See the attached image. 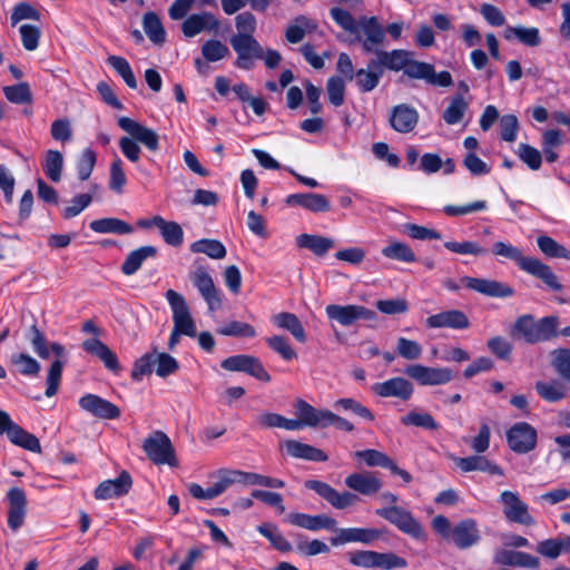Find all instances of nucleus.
Returning a JSON list of instances; mask_svg holds the SVG:
<instances>
[{
    "label": "nucleus",
    "instance_id": "nucleus-1",
    "mask_svg": "<svg viewBox=\"0 0 570 570\" xmlns=\"http://www.w3.org/2000/svg\"><path fill=\"white\" fill-rule=\"evenodd\" d=\"M297 419L283 417L282 429L296 431L302 428L327 429L334 426L338 431L351 433L355 425L347 419L327 409H317L306 401L298 399L294 402Z\"/></svg>",
    "mask_w": 570,
    "mask_h": 570
},
{
    "label": "nucleus",
    "instance_id": "nucleus-2",
    "mask_svg": "<svg viewBox=\"0 0 570 570\" xmlns=\"http://www.w3.org/2000/svg\"><path fill=\"white\" fill-rule=\"evenodd\" d=\"M118 126L128 134L119 139V148L122 155L130 163H138L141 156V148L139 144L144 145L150 151L159 149L158 134L148 127L142 126L138 121L129 117H119Z\"/></svg>",
    "mask_w": 570,
    "mask_h": 570
},
{
    "label": "nucleus",
    "instance_id": "nucleus-3",
    "mask_svg": "<svg viewBox=\"0 0 570 570\" xmlns=\"http://www.w3.org/2000/svg\"><path fill=\"white\" fill-rule=\"evenodd\" d=\"M558 320L554 316H546L538 322L531 315H522L517 318L511 331L512 336L521 337L527 343L549 341L557 335Z\"/></svg>",
    "mask_w": 570,
    "mask_h": 570
},
{
    "label": "nucleus",
    "instance_id": "nucleus-4",
    "mask_svg": "<svg viewBox=\"0 0 570 570\" xmlns=\"http://www.w3.org/2000/svg\"><path fill=\"white\" fill-rule=\"evenodd\" d=\"M376 514L413 539L419 541L426 540V532L423 525L409 510L399 505H391L377 509Z\"/></svg>",
    "mask_w": 570,
    "mask_h": 570
},
{
    "label": "nucleus",
    "instance_id": "nucleus-5",
    "mask_svg": "<svg viewBox=\"0 0 570 570\" xmlns=\"http://www.w3.org/2000/svg\"><path fill=\"white\" fill-rule=\"evenodd\" d=\"M142 449L148 459L157 464L177 466L176 452L168 435L163 431L149 434L142 443Z\"/></svg>",
    "mask_w": 570,
    "mask_h": 570
},
{
    "label": "nucleus",
    "instance_id": "nucleus-6",
    "mask_svg": "<svg viewBox=\"0 0 570 570\" xmlns=\"http://www.w3.org/2000/svg\"><path fill=\"white\" fill-rule=\"evenodd\" d=\"M354 39L361 43L364 52L372 53L384 46L385 30L374 16H362L358 18L357 32Z\"/></svg>",
    "mask_w": 570,
    "mask_h": 570
},
{
    "label": "nucleus",
    "instance_id": "nucleus-7",
    "mask_svg": "<svg viewBox=\"0 0 570 570\" xmlns=\"http://www.w3.org/2000/svg\"><path fill=\"white\" fill-rule=\"evenodd\" d=\"M165 297L173 312V323L176 333L195 337L196 324L190 315L189 307L184 296L174 289H168Z\"/></svg>",
    "mask_w": 570,
    "mask_h": 570
},
{
    "label": "nucleus",
    "instance_id": "nucleus-8",
    "mask_svg": "<svg viewBox=\"0 0 570 570\" xmlns=\"http://www.w3.org/2000/svg\"><path fill=\"white\" fill-rule=\"evenodd\" d=\"M537 430L528 422H517L507 431V443L518 454L531 452L537 446Z\"/></svg>",
    "mask_w": 570,
    "mask_h": 570
},
{
    "label": "nucleus",
    "instance_id": "nucleus-9",
    "mask_svg": "<svg viewBox=\"0 0 570 570\" xmlns=\"http://www.w3.org/2000/svg\"><path fill=\"white\" fill-rule=\"evenodd\" d=\"M499 502L502 504L504 518L509 522L522 525L534 524L535 521L529 512L528 504L520 499L517 492L502 491L499 495Z\"/></svg>",
    "mask_w": 570,
    "mask_h": 570
},
{
    "label": "nucleus",
    "instance_id": "nucleus-10",
    "mask_svg": "<svg viewBox=\"0 0 570 570\" xmlns=\"http://www.w3.org/2000/svg\"><path fill=\"white\" fill-rule=\"evenodd\" d=\"M404 373L423 386L443 385L453 379V372L448 367H432L419 363L407 365Z\"/></svg>",
    "mask_w": 570,
    "mask_h": 570
},
{
    "label": "nucleus",
    "instance_id": "nucleus-11",
    "mask_svg": "<svg viewBox=\"0 0 570 570\" xmlns=\"http://www.w3.org/2000/svg\"><path fill=\"white\" fill-rule=\"evenodd\" d=\"M230 45L237 55L235 65L240 69H253L254 60L263 57V47L250 35L233 36Z\"/></svg>",
    "mask_w": 570,
    "mask_h": 570
},
{
    "label": "nucleus",
    "instance_id": "nucleus-12",
    "mask_svg": "<svg viewBox=\"0 0 570 570\" xmlns=\"http://www.w3.org/2000/svg\"><path fill=\"white\" fill-rule=\"evenodd\" d=\"M220 366L226 371L247 373L263 382L271 381V375L264 368L262 362L252 355L239 354L229 356L223 360Z\"/></svg>",
    "mask_w": 570,
    "mask_h": 570
},
{
    "label": "nucleus",
    "instance_id": "nucleus-13",
    "mask_svg": "<svg viewBox=\"0 0 570 570\" xmlns=\"http://www.w3.org/2000/svg\"><path fill=\"white\" fill-rule=\"evenodd\" d=\"M305 487L316 492L326 500L333 508L343 510L358 501V497L352 492H338L332 485L318 480H307Z\"/></svg>",
    "mask_w": 570,
    "mask_h": 570
},
{
    "label": "nucleus",
    "instance_id": "nucleus-14",
    "mask_svg": "<svg viewBox=\"0 0 570 570\" xmlns=\"http://www.w3.org/2000/svg\"><path fill=\"white\" fill-rule=\"evenodd\" d=\"M372 392L380 397H395L400 401H407L414 393V385L402 376H394L372 385Z\"/></svg>",
    "mask_w": 570,
    "mask_h": 570
},
{
    "label": "nucleus",
    "instance_id": "nucleus-15",
    "mask_svg": "<svg viewBox=\"0 0 570 570\" xmlns=\"http://www.w3.org/2000/svg\"><path fill=\"white\" fill-rule=\"evenodd\" d=\"M330 320L343 326H350L357 320H374L375 313L361 305H337L331 304L325 308Z\"/></svg>",
    "mask_w": 570,
    "mask_h": 570
},
{
    "label": "nucleus",
    "instance_id": "nucleus-16",
    "mask_svg": "<svg viewBox=\"0 0 570 570\" xmlns=\"http://www.w3.org/2000/svg\"><path fill=\"white\" fill-rule=\"evenodd\" d=\"M79 407L100 420H115L120 416V409L110 401L92 393H87L78 400Z\"/></svg>",
    "mask_w": 570,
    "mask_h": 570
},
{
    "label": "nucleus",
    "instance_id": "nucleus-17",
    "mask_svg": "<svg viewBox=\"0 0 570 570\" xmlns=\"http://www.w3.org/2000/svg\"><path fill=\"white\" fill-rule=\"evenodd\" d=\"M194 286L208 305L209 311H216L222 306V298L212 276L204 267H199L189 274Z\"/></svg>",
    "mask_w": 570,
    "mask_h": 570
},
{
    "label": "nucleus",
    "instance_id": "nucleus-18",
    "mask_svg": "<svg viewBox=\"0 0 570 570\" xmlns=\"http://www.w3.org/2000/svg\"><path fill=\"white\" fill-rule=\"evenodd\" d=\"M219 20L208 11L188 16L181 23V32L186 38H193L202 32L217 33Z\"/></svg>",
    "mask_w": 570,
    "mask_h": 570
},
{
    "label": "nucleus",
    "instance_id": "nucleus-19",
    "mask_svg": "<svg viewBox=\"0 0 570 570\" xmlns=\"http://www.w3.org/2000/svg\"><path fill=\"white\" fill-rule=\"evenodd\" d=\"M460 282L464 287L490 297H510L514 293L509 285L493 279L464 276Z\"/></svg>",
    "mask_w": 570,
    "mask_h": 570
},
{
    "label": "nucleus",
    "instance_id": "nucleus-20",
    "mask_svg": "<svg viewBox=\"0 0 570 570\" xmlns=\"http://www.w3.org/2000/svg\"><path fill=\"white\" fill-rule=\"evenodd\" d=\"M481 539L478 523L474 519H463L453 525L451 542L460 550L469 549Z\"/></svg>",
    "mask_w": 570,
    "mask_h": 570
},
{
    "label": "nucleus",
    "instance_id": "nucleus-21",
    "mask_svg": "<svg viewBox=\"0 0 570 570\" xmlns=\"http://www.w3.org/2000/svg\"><path fill=\"white\" fill-rule=\"evenodd\" d=\"M285 204L289 207H302L312 213H326L331 209L330 199L317 193H296L285 198Z\"/></svg>",
    "mask_w": 570,
    "mask_h": 570
},
{
    "label": "nucleus",
    "instance_id": "nucleus-22",
    "mask_svg": "<svg viewBox=\"0 0 570 570\" xmlns=\"http://www.w3.org/2000/svg\"><path fill=\"white\" fill-rule=\"evenodd\" d=\"M345 485L362 495L371 497L380 492L383 487L382 481L368 471L354 472L345 478Z\"/></svg>",
    "mask_w": 570,
    "mask_h": 570
},
{
    "label": "nucleus",
    "instance_id": "nucleus-23",
    "mask_svg": "<svg viewBox=\"0 0 570 570\" xmlns=\"http://www.w3.org/2000/svg\"><path fill=\"white\" fill-rule=\"evenodd\" d=\"M7 498L9 501L8 527L16 532L24 522L27 498L24 491L20 488H11Z\"/></svg>",
    "mask_w": 570,
    "mask_h": 570
},
{
    "label": "nucleus",
    "instance_id": "nucleus-24",
    "mask_svg": "<svg viewBox=\"0 0 570 570\" xmlns=\"http://www.w3.org/2000/svg\"><path fill=\"white\" fill-rule=\"evenodd\" d=\"M425 325L429 328L465 330L470 326V321L462 311L448 309L429 316Z\"/></svg>",
    "mask_w": 570,
    "mask_h": 570
},
{
    "label": "nucleus",
    "instance_id": "nucleus-25",
    "mask_svg": "<svg viewBox=\"0 0 570 570\" xmlns=\"http://www.w3.org/2000/svg\"><path fill=\"white\" fill-rule=\"evenodd\" d=\"M389 120L395 131L407 134L417 125L419 114L414 107L400 104L392 108Z\"/></svg>",
    "mask_w": 570,
    "mask_h": 570
},
{
    "label": "nucleus",
    "instance_id": "nucleus-26",
    "mask_svg": "<svg viewBox=\"0 0 570 570\" xmlns=\"http://www.w3.org/2000/svg\"><path fill=\"white\" fill-rule=\"evenodd\" d=\"M286 521L293 525L309 530L318 531L322 529L334 530L336 520L327 514H306L301 512L289 513Z\"/></svg>",
    "mask_w": 570,
    "mask_h": 570
},
{
    "label": "nucleus",
    "instance_id": "nucleus-27",
    "mask_svg": "<svg viewBox=\"0 0 570 570\" xmlns=\"http://www.w3.org/2000/svg\"><path fill=\"white\" fill-rule=\"evenodd\" d=\"M131 484V476L128 472L122 471L118 478L101 482L95 490V498L97 500H108L125 495L129 492Z\"/></svg>",
    "mask_w": 570,
    "mask_h": 570
},
{
    "label": "nucleus",
    "instance_id": "nucleus-28",
    "mask_svg": "<svg viewBox=\"0 0 570 570\" xmlns=\"http://www.w3.org/2000/svg\"><path fill=\"white\" fill-rule=\"evenodd\" d=\"M493 562L495 564L521 567L525 569H538L540 567V560L537 557L507 549H498L493 554Z\"/></svg>",
    "mask_w": 570,
    "mask_h": 570
},
{
    "label": "nucleus",
    "instance_id": "nucleus-29",
    "mask_svg": "<svg viewBox=\"0 0 570 570\" xmlns=\"http://www.w3.org/2000/svg\"><path fill=\"white\" fill-rule=\"evenodd\" d=\"M381 532L372 528H344L340 529L336 537L331 538V543L334 547L351 542H360L368 544L380 538Z\"/></svg>",
    "mask_w": 570,
    "mask_h": 570
},
{
    "label": "nucleus",
    "instance_id": "nucleus-30",
    "mask_svg": "<svg viewBox=\"0 0 570 570\" xmlns=\"http://www.w3.org/2000/svg\"><path fill=\"white\" fill-rule=\"evenodd\" d=\"M454 463L462 472L481 471L492 475H503L502 469L483 455H470L466 458H453Z\"/></svg>",
    "mask_w": 570,
    "mask_h": 570
},
{
    "label": "nucleus",
    "instance_id": "nucleus-31",
    "mask_svg": "<svg viewBox=\"0 0 570 570\" xmlns=\"http://www.w3.org/2000/svg\"><path fill=\"white\" fill-rule=\"evenodd\" d=\"M522 271L531 276L541 279L550 289L554 292L561 291L562 288L561 284L558 281V277L552 272L550 266L542 263L540 259L535 257L529 256V261L527 262Z\"/></svg>",
    "mask_w": 570,
    "mask_h": 570
},
{
    "label": "nucleus",
    "instance_id": "nucleus-32",
    "mask_svg": "<svg viewBox=\"0 0 570 570\" xmlns=\"http://www.w3.org/2000/svg\"><path fill=\"white\" fill-rule=\"evenodd\" d=\"M503 38L507 41L517 40L527 47H538L542 42L540 30L537 27H524L521 24L508 26L503 30Z\"/></svg>",
    "mask_w": 570,
    "mask_h": 570
},
{
    "label": "nucleus",
    "instance_id": "nucleus-33",
    "mask_svg": "<svg viewBox=\"0 0 570 570\" xmlns=\"http://www.w3.org/2000/svg\"><path fill=\"white\" fill-rule=\"evenodd\" d=\"M81 346L87 353L98 357L108 370L112 372L119 371V362L117 355L100 340H86L82 342Z\"/></svg>",
    "mask_w": 570,
    "mask_h": 570
},
{
    "label": "nucleus",
    "instance_id": "nucleus-34",
    "mask_svg": "<svg viewBox=\"0 0 570 570\" xmlns=\"http://www.w3.org/2000/svg\"><path fill=\"white\" fill-rule=\"evenodd\" d=\"M284 448L287 454L295 459L312 462H325L328 459L327 454L323 450L296 440L286 441L284 443Z\"/></svg>",
    "mask_w": 570,
    "mask_h": 570
},
{
    "label": "nucleus",
    "instance_id": "nucleus-35",
    "mask_svg": "<svg viewBox=\"0 0 570 570\" xmlns=\"http://www.w3.org/2000/svg\"><path fill=\"white\" fill-rule=\"evenodd\" d=\"M272 322L279 328L289 332L293 337L299 342H306V333L305 330L298 320V317L288 312H282L272 317Z\"/></svg>",
    "mask_w": 570,
    "mask_h": 570
},
{
    "label": "nucleus",
    "instance_id": "nucleus-36",
    "mask_svg": "<svg viewBox=\"0 0 570 570\" xmlns=\"http://www.w3.org/2000/svg\"><path fill=\"white\" fill-rule=\"evenodd\" d=\"M7 438L12 444L20 446L24 450H28L33 453L41 452L39 439L35 434L23 430L16 422L11 426Z\"/></svg>",
    "mask_w": 570,
    "mask_h": 570
},
{
    "label": "nucleus",
    "instance_id": "nucleus-37",
    "mask_svg": "<svg viewBox=\"0 0 570 570\" xmlns=\"http://www.w3.org/2000/svg\"><path fill=\"white\" fill-rule=\"evenodd\" d=\"M157 254L156 247L151 245L141 246L130 252L121 265V272L127 275H134L142 265V263Z\"/></svg>",
    "mask_w": 570,
    "mask_h": 570
},
{
    "label": "nucleus",
    "instance_id": "nucleus-38",
    "mask_svg": "<svg viewBox=\"0 0 570 570\" xmlns=\"http://www.w3.org/2000/svg\"><path fill=\"white\" fill-rule=\"evenodd\" d=\"M333 407L337 412L351 413L365 422L375 420L374 413L353 397H341L333 403Z\"/></svg>",
    "mask_w": 570,
    "mask_h": 570
},
{
    "label": "nucleus",
    "instance_id": "nucleus-39",
    "mask_svg": "<svg viewBox=\"0 0 570 570\" xmlns=\"http://www.w3.org/2000/svg\"><path fill=\"white\" fill-rule=\"evenodd\" d=\"M296 245L309 249L316 256H323L334 246V240L320 235L301 234L296 237Z\"/></svg>",
    "mask_w": 570,
    "mask_h": 570
},
{
    "label": "nucleus",
    "instance_id": "nucleus-40",
    "mask_svg": "<svg viewBox=\"0 0 570 570\" xmlns=\"http://www.w3.org/2000/svg\"><path fill=\"white\" fill-rule=\"evenodd\" d=\"M89 227L91 230L99 234L126 235L132 233V227L129 224L115 217L92 220Z\"/></svg>",
    "mask_w": 570,
    "mask_h": 570
},
{
    "label": "nucleus",
    "instance_id": "nucleus-41",
    "mask_svg": "<svg viewBox=\"0 0 570 570\" xmlns=\"http://www.w3.org/2000/svg\"><path fill=\"white\" fill-rule=\"evenodd\" d=\"M142 28L154 45L161 46L166 41L165 28L154 11H148L142 16Z\"/></svg>",
    "mask_w": 570,
    "mask_h": 570
},
{
    "label": "nucleus",
    "instance_id": "nucleus-42",
    "mask_svg": "<svg viewBox=\"0 0 570 570\" xmlns=\"http://www.w3.org/2000/svg\"><path fill=\"white\" fill-rule=\"evenodd\" d=\"M535 391L542 400L550 403L559 402L567 395V387L557 380L538 381L535 383Z\"/></svg>",
    "mask_w": 570,
    "mask_h": 570
},
{
    "label": "nucleus",
    "instance_id": "nucleus-43",
    "mask_svg": "<svg viewBox=\"0 0 570 570\" xmlns=\"http://www.w3.org/2000/svg\"><path fill=\"white\" fill-rule=\"evenodd\" d=\"M46 176L53 183L61 179L63 168V157L58 150H48L41 163Z\"/></svg>",
    "mask_w": 570,
    "mask_h": 570
},
{
    "label": "nucleus",
    "instance_id": "nucleus-44",
    "mask_svg": "<svg viewBox=\"0 0 570 570\" xmlns=\"http://www.w3.org/2000/svg\"><path fill=\"white\" fill-rule=\"evenodd\" d=\"M491 252L497 257H503L512 261L522 271L529 257L524 256L520 248L505 242H495L492 245Z\"/></svg>",
    "mask_w": 570,
    "mask_h": 570
},
{
    "label": "nucleus",
    "instance_id": "nucleus-45",
    "mask_svg": "<svg viewBox=\"0 0 570 570\" xmlns=\"http://www.w3.org/2000/svg\"><path fill=\"white\" fill-rule=\"evenodd\" d=\"M382 255L402 263H414L416 261L413 249L409 245L396 240L390 242L389 245L383 247Z\"/></svg>",
    "mask_w": 570,
    "mask_h": 570
},
{
    "label": "nucleus",
    "instance_id": "nucleus-46",
    "mask_svg": "<svg viewBox=\"0 0 570 570\" xmlns=\"http://www.w3.org/2000/svg\"><path fill=\"white\" fill-rule=\"evenodd\" d=\"M193 253H202L213 259H222L226 256L224 244L217 239L203 238L190 245Z\"/></svg>",
    "mask_w": 570,
    "mask_h": 570
},
{
    "label": "nucleus",
    "instance_id": "nucleus-47",
    "mask_svg": "<svg viewBox=\"0 0 570 570\" xmlns=\"http://www.w3.org/2000/svg\"><path fill=\"white\" fill-rule=\"evenodd\" d=\"M159 232L167 245L179 247L184 242V230L181 226L173 220L158 219Z\"/></svg>",
    "mask_w": 570,
    "mask_h": 570
},
{
    "label": "nucleus",
    "instance_id": "nucleus-48",
    "mask_svg": "<svg viewBox=\"0 0 570 570\" xmlns=\"http://www.w3.org/2000/svg\"><path fill=\"white\" fill-rule=\"evenodd\" d=\"M315 28L316 24L312 19L305 16H299L295 18L294 23L286 28L285 38L291 43H298L304 39L307 30H313Z\"/></svg>",
    "mask_w": 570,
    "mask_h": 570
},
{
    "label": "nucleus",
    "instance_id": "nucleus-49",
    "mask_svg": "<svg viewBox=\"0 0 570 570\" xmlns=\"http://www.w3.org/2000/svg\"><path fill=\"white\" fill-rule=\"evenodd\" d=\"M468 107L469 104L463 96L455 95L443 111L442 118L448 125H456L462 120Z\"/></svg>",
    "mask_w": 570,
    "mask_h": 570
},
{
    "label": "nucleus",
    "instance_id": "nucleus-50",
    "mask_svg": "<svg viewBox=\"0 0 570 570\" xmlns=\"http://www.w3.org/2000/svg\"><path fill=\"white\" fill-rule=\"evenodd\" d=\"M10 362L24 376H37L41 370L40 363L27 353L11 355Z\"/></svg>",
    "mask_w": 570,
    "mask_h": 570
},
{
    "label": "nucleus",
    "instance_id": "nucleus-51",
    "mask_svg": "<svg viewBox=\"0 0 570 570\" xmlns=\"http://www.w3.org/2000/svg\"><path fill=\"white\" fill-rule=\"evenodd\" d=\"M539 249L548 257L570 261V250L560 245L552 237L542 235L537 238Z\"/></svg>",
    "mask_w": 570,
    "mask_h": 570
},
{
    "label": "nucleus",
    "instance_id": "nucleus-52",
    "mask_svg": "<svg viewBox=\"0 0 570 570\" xmlns=\"http://www.w3.org/2000/svg\"><path fill=\"white\" fill-rule=\"evenodd\" d=\"M353 456L361 460L368 468L380 466L387 469L392 461L385 453L374 449L356 451L353 453Z\"/></svg>",
    "mask_w": 570,
    "mask_h": 570
},
{
    "label": "nucleus",
    "instance_id": "nucleus-53",
    "mask_svg": "<svg viewBox=\"0 0 570 570\" xmlns=\"http://www.w3.org/2000/svg\"><path fill=\"white\" fill-rule=\"evenodd\" d=\"M401 423L406 426H417L432 431L439 429V423L428 412L411 411L401 417Z\"/></svg>",
    "mask_w": 570,
    "mask_h": 570
},
{
    "label": "nucleus",
    "instance_id": "nucleus-54",
    "mask_svg": "<svg viewBox=\"0 0 570 570\" xmlns=\"http://www.w3.org/2000/svg\"><path fill=\"white\" fill-rule=\"evenodd\" d=\"M108 65L122 78L126 85L131 88H137V80L132 72L129 62L119 56H110L107 59Z\"/></svg>",
    "mask_w": 570,
    "mask_h": 570
},
{
    "label": "nucleus",
    "instance_id": "nucleus-55",
    "mask_svg": "<svg viewBox=\"0 0 570 570\" xmlns=\"http://www.w3.org/2000/svg\"><path fill=\"white\" fill-rule=\"evenodd\" d=\"M202 55L206 61L216 62L229 55L228 47L219 40L209 39L202 46Z\"/></svg>",
    "mask_w": 570,
    "mask_h": 570
},
{
    "label": "nucleus",
    "instance_id": "nucleus-56",
    "mask_svg": "<svg viewBox=\"0 0 570 570\" xmlns=\"http://www.w3.org/2000/svg\"><path fill=\"white\" fill-rule=\"evenodd\" d=\"M444 247L455 254L459 255H473V256H483L488 254V249L480 246L475 242H445Z\"/></svg>",
    "mask_w": 570,
    "mask_h": 570
},
{
    "label": "nucleus",
    "instance_id": "nucleus-57",
    "mask_svg": "<svg viewBox=\"0 0 570 570\" xmlns=\"http://www.w3.org/2000/svg\"><path fill=\"white\" fill-rule=\"evenodd\" d=\"M217 333L224 336L254 337L256 330L253 325L244 322L232 321L217 330Z\"/></svg>",
    "mask_w": 570,
    "mask_h": 570
},
{
    "label": "nucleus",
    "instance_id": "nucleus-58",
    "mask_svg": "<svg viewBox=\"0 0 570 570\" xmlns=\"http://www.w3.org/2000/svg\"><path fill=\"white\" fill-rule=\"evenodd\" d=\"M122 166V160L116 156L112 159L109 169V188L118 194L122 193L124 186L127 183Z\"/></svg>",
    "mask_w": 570,
    "mask_h": 570
},
{
    "label": "nucleus",
    "instance_id": "nucleus-59",
    "mask_svg": "<svg viewBox=\"0 0 570 570\" xmlns=\"http://www.w3.org/2000/svg\"><path fill=\"white\" fill-rule=\"evenodd\" d=\"M326 92L328 101L335 106L340 107L344 104L345 98V81L340 76H333L327 80L326 83Z\"/></svg>",
    "mask_w": 570,
    "mask_h": 570
},
{
    "label": "nucleus",
    "instance_id": "nucleus-60",
    "mask_svg": "<svg viewBox=\"0 0 570 570\" xmlns=\"http://www.w3.org/2000/svg\"><path fill=\"white\" fill-rule=\"evenodd\" d=\"M412 53L402 50V49H394L392 51H383V58L385 68L393 70V71H400L405 69L409 59L411 58Z\"/></svg>",
    "mask_w": 570,
    "mask_h": 570
},
{
    "label": "nucleus",
    "instance_id": "nucleus-61",
    "mask_svg": "<svg viewBox=\"0 0 570 570\" xmlns=\"http://www.w3.org/2000/svg\"><path fill=\"white\" fill-rule=\"evenodd\" d=\"M154 357L155 372L159 377L174 374L179 368L177 360L167 353L154 352Z\"/></svg>",
    "mask_w": 570,
    "mask_h": 570
},
{
    "label": "nucleus",
    "instance_id": "nucleus-62",
    "mask_svg": "<svg viewBox=\"0 0 570 570\" xmlns=\"http://www.w3.org/2000/svg\"><path fill=\"white\" fill-rule=\"evenodd\" d=\"M330 16L344 31L352 36L357 32L358 19L356 20L347 10L335 7L330 10Z\"/></svg>",
    "mask_w": 570,
    "mask_h": 570
},
{
    "label": "nucleus",
    "instance_id": "nucleus-63",
    "mask_svg": "<svg viewBox=\"0 0 570 570\" xmlns=\"http://www.w3.org/2000/svg\"><path fill=\"white\" fill-rule=\"evenodd\" d=\"M423 348L420 343L406 337H399L396 341V353L400 357L415 361L421 357Z\"/></svg>",
    "mask_w": 570,
    "mask_h": 570
},
{
    "label": "nucleus",
    "instance_id": "nucleus-64",
    "mask_svg": "<svg viewBox=\"0 0 570 570\" xmlns=\"http://www.w3.org/2000/svg\"><path fill=\"white\" fill-rule=\"evenodd\" d=\"M551 364L556 372L566 381L570 382V350L558 348L552 353Z\"/></svg>",
    "mask_w": 570,
    "mask_h": 570
}]
</instances>
